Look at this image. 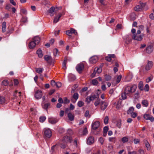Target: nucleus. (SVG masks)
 <instances>
[{
    "mask_svg": "<svg viewBox=\"0 0 154 154\" xmlns=\"http://www.w3.org/2000/svg\"><path fill=\"white\" fill-rule=\"evenodd\" d=\"M137 88V86L136 85H134L132 86H128L125 87L124 92L127 94L132 93L136 91Z\"/></svg>",
    "mask_w": 154,
    "mask_h": 154,
    "instance_id": "nucleus-1",
    "label": "nucleus"
},
{
    "mask_svg": "<svg viewBox=\"0 0 154 154\" xmlns=\"http://www.w3.org/2000/svg\"><path fill=\"white\" fill-rule=\"evenodd\" d=\"M143 36L144 35L143 34L141 35H138L134 34H133L132 36V39L137 41H140L142 40Z\"/></svg>",
    "mask_w": 154,
    "mask_h": 154,
    "instance_id": "nucleus-2",
    "label": "nucleus"
},
{
    "mask_svg": "<svg viewBox=\"0 0 154 154\" xmlns=\"http://www.w3.org/2000/svg\"><path fill=\"white\" fill-rule=\"evenodd\" d=\"M43 131L44 135L46 137L50 138L51 136L52 132L50 129L45 128L44 129Z\"/></svg>",
    "mask_w": 154,
    "mask_h": 154,
    "instance_id": "nucleus-3",
    "label": "nucleus"
},
{
    "mask_svg": "<svg viewBox=\"0 0 154 154\" xmlns=\"http://www.w3.org/2000/svg\"><path fill=\"white\" fill-rule=\"evenodd\" d=\"M66 34L68 36H71V34L74 33L75 35H76L77 34V32L73 28H71L70 29V30H68L66 31Z\"/></svg>",
    "mask_w": 154,
    "mask_h": 154,
    "instance_id": "nucleus-4",
    "label": "nucleus"
},
{
    "mask_svg": "<svg viewBox=\"0 0 154 154\" xmlns=\"http://www.w3.org/2000/svg\"><path fill=\"white\" fill-rule=\"evenodd\" d=\"M42 96V91L39 90L36 91L35 94V97L37 99L41 98Z\"/></svg>",
    "mask_w": 154,
    "mask_h": 154,
    "instance_id": "nucleus-5",
    "label": "nucleus"
},
{
    "mask_svg": "<svg viewBox=\"0 0 154 154\" xmlns=\"http://www.w3.org/2000/svg\"><path fill=\"white\" fill-rule=\"evenodd\" d=\"M72 141L71 137L66 136L63 137L62 140V142L65 143H66L68 142L71 143Z\"/></svg>",
    "mask_w": 154,
    "mask_h": 154,
    "instance_id": "nucleus-6",
    "label": "nucleus"
},
{
    "mask_svg": "<svg viewBox=\"0 0 154 154\" xmlns=\"http://www.w3.org/2000/svg\"><path fill=\"white\" fill-rule=\"evenodd\" d=\"M84 66L83 64L80 63L78 64L76 66V68L78 72L79 73H80L84 69Z\"/></svg>",
    "mask_w": 154,
    "mask_h": 154,
    "instance_id": "nucleus-7",
    "label": "nucleus"
},
{
    "mask_svg": "<svg viewBox=\"0 0 154 154\" xmlns=\"http://www.w3.org/2000/svg\"><path fill=\"white\" fill-rule=\"evenodd\" d=\"M153 65V63L152 61L148 60L147 63L145 66V70L147 71L149 70L152 66Z\"/></svg>",
    "mask_w": 154,
    "mask_h": 154,
    "instance_id": "nucleus-8",
    "label": "nucleus"
},
{
    "mask_svg": "<svg viewBox=\"0 0 154 154\" xmlns=\"http://www.w3.org/2000/svg\"><path fill=\"white\" fill-rule=\"evenodd\" d=\"M131 35H127L126 36L125 38L124 39L125 43L127 44H129L132 41Z\"/></svg>",
    "mask_w": 154,
    "mask_h": 154,
    "instance_id": "nucleus-9",
    "label": "nucleus"
},
{
    "mask_svg": "<svg viewBox=\"0 0 154 154\" xmlns=\"http://www.w3.org/2000/svg\"><path fill=\"white\" fill-rule=\"evenodd\" d=\"M100 122L98 121H96L92 123V127L93 129L96 130L99 127Z\"/></svg>",
    "mask_w": 154,
    "mask_h": 154,
    "instance_id": "nucleus-10",
    "label": "nucleus"
},
{
    "mask_svg": "<svg viewBox=\"0 0 154 154\" xmlns=\"http://www.w3.org/2000/svg\"><path fill=\"white\" fill-rule=\"evenodd\" d=\"M143 117L146 120H149L151 122H153L154 120V118L153 116H150L149 114H145L144 115Z\"/></svg>",
    "mask_w": 154,
    "mask_h": 154,
    "instance_id": "nucleus-11",
    "label": "nucleus"
},
{
    "mask_svg": "<svg viewBox=\"0 0 154 154\" xmlns=\"http://www.w3.org/2000/svg\"><path fill=\"white\" fill-rule=\"evenodd\" d=\"M100 108L102 110H104L108 106V103L104 101H102L101 102Z\"/></svg>",
    "mask_w": 154,
    "mask_h": 154,
    "instance_id": "nucleus-12",
    "label": "nucleus"
},
{
    "mask_svg": "<svg viewBox=\"0 0 154 154\" xmlns=\"http://www.w3.org/2000/svg\"><path fill=\"white\" fill-rule=\"evenodd\" d=\"M94 138L93 137L90 136L87 140V143L89 145H91L94 143Z\"/></svg>",
    "mask_w": 154,
    "mask_h": 154,
    "instance_id": "nucleus-13",
    "label": "nucleus"
},
{
    "mask_svg": "<svg viewBox=\"0 0 154 154\" xmlns=\"http://www.w3.org/2000/svg\"><path fill=\"white\" fill-rule=\"evenodd\" d=\"M98 60V57L97 56H93L91 57L89 60L90 62L91 63H96Z\"/></svg>",
    "mask_w": 154,
    "mask_h": 154,
    "instance_id": "nucleus-14",
    "label": "nucleus"
},
{
    "mask_svg": "<svg viewBox=\"0 0 154 154\" xmlns=\"http://www.w3.org/2000/svg\"><path fill=\"white\" fill-rule=\"evenodd\" d=\"M62 14L61 13H59L56 16L54 20L53 23H57L59 20L60 18L61 17Z\"/></svg>",
    "mask_w": 154,
    "mask_h": 154,
    "instance_id": "nucleus-15",
    "label": "nucleus"
},
{
    "mask_svg": "<svg viewBox=\"0 0 154 154\" xmlns=\"http://www.w3.org/2000/svg\"><path fill=\"white\" fill-rule=\"evenodd\" d=\"M153 50V47L151 46H149L146 48V51L148 54L151 53Z\"/></svg>",
    "mask_w": 154,
    "mask_h": 154,
    "instance_id": "nucleus-16",
    "label": "nucleus"
},
{
    "mask_svg": "<svg viewBox=\"0 0 154 154\" xmlns=\"http://www.w3.org/2000/svg\"><path fill=\"white\" fill-rule=\"evenodd\" d=\"M58 121V120L56 119L51 118L49 119V122L50 123L52 124L56 123Z\"/></svg>",
    "mask_w": 154,
    "mask_h": 154,
    "instance_id": "nucleus-17",
    "label": "nucleus"
},
{
    "mask_svg": "<svg viewBox=\"0 0 154 154\" xmlns=\"http://www.w3.org/2000/svg\"><path fill=\"white\" fill-rule=\"evenodd\" d=\"M36 45H37L36 43L32 41L29 43V46L30 48L32 49L34 48Z\"/></svg>",
    "mask_w": 154,
    "mask_h": 154,
    "instance_id": "nucleus-18",
    "label": "nucleus"
},
{
    "mask_svg": "<svg viewBox=\"0 0 154 154\" xmlns=\"http://www.w3.org/2000/svg\"><path fill=\"white\" fill-rule=\"evenodd\" d=\"M40 40V38L38 36H35L33 39V41L35 42L37 45L38 44Z\"/></svg>",
    "mask_w": 154,
    "mask_h": 154,
    "instance_id": "nucleus-19",
    "label": "nucleus"
},
{
    "mask_svg": "<svg viewBox=\"0 0 154 154\" xmlns=\"http://www.w3.org/2000/svg\"><path fill=\"white\" fill-rule=\"evenodd\" d=\"M68 117L70 121H72L74 120V116L71 113L69 112L68 114Z\"/></svg>",
    "mask_w": 154,
    "mask_h": 154,
    "instance_id": "nucleus-20",
    "label": "nucleus"
},
{
    "mask_svg": "<svg viewBox=\"0 0 154 154\" xmlns=\"http://www.w3.org/2000/svg\"><path fill=\"white\" fill-rule=\"evenodd\" d=\"M55 8L54 7H52L48 11V12L51 16H53L54 15L53 12L54 11Z\"/></svg>",
    "mask_w": 154,
    "mask_h": 154,
    "instance_id": "nucleus-21",
    "label": "nucleus"
},
{
    "mask_svg": "<svg viewBox=\"0 0 154 154\" xmlns=\"http://www.w3.org/2000/svg\"><path fill=\"white\" fill-rule=\"evenodd\" d=\"M2 31L3 32H4L6 31V22H3L2 23Z\"/></svg>",
    "mask_w": 154,
    "mask_h": 154,
    "instance_id": "nucleus-22",
    "label": "nucleus"
},
{
    "mask_svg": "<svg viewBox=\"0 0 154 154\" xmlns=\"http://www.w3.org/2000/svg\"><path fill=\"white\" fill-rule=\"evenodd\" d=\"M67 59V58L66 57H65L63 63V64H62L63 68L64 70H65L66 68V63Z\"/></svg>",
    "mask_w": 154,
    "mask_h": 154,
    "instance_id": "nucleus-23",
    "label": "nucleus"
},
{
    "mask_svg": "<svg viewBox=\"0 0 154 154\" xmlns=\"http://www.w3.org/2000/svg\"><path fill=\"white\" fill-rule=\"evenodd\" d=\"M50 104L48 103L43 104H42V107L44 109L47 110L50 106Z\"/></svg>",
    "mask_w": 154,
    "mask_h": 154,
    "instance_id": "nucleus-24",
    "label": "nucleus"
},
{
    "mask_svg": "<svg viewBox=\"0 0 154 154\" xmlns=\"http://www.w3.org/2000/svg\"><path fill=\"white\" fill-rule=\"evenodd\" d=\"M36 53L39 57H42L43 54L42 53V51L40 49H38Z\"/></svg>",
    "mask_w": 154,
    "mask_h": 154,
    "instance_id": "nucleus-25",
    "label": "nucleus"
},
{
    "mask_svg": "<svg viewBox=\"0 0 154 154\" xmlns=\"http://www.w3.org/2000/svg\"><path fill=\"white\" fill-rule=\"evenodd\" d=\"M103 66V65L102 64L101 66H100V67H99V68H96L94 69V71H96V72L98 74H99V73H100L102 71V69L101 66Z\"/></svg>",
    "mask_w": 154,
    "mask_h": 154,
    "instance_id": "nucleus-26",
    "label": "nucleus"
},
{
    "mask_svg": "<svg viewBox=\"0 0 154 154\" xmlns=\"http://www.w3.org/2000/svg\"><path fill=\"white\" fill-rule=\"evenodd\" d=\"M79 97V94L77 93H74L72 96V98L75 100L74 102L75 103Z\"/></svg>",
    "mask_w": 154,
    "mask_h": 154,
    "instance_id": "nucleus-27",
    "label": "nucleus"
},
{
    "mask_svg": "<svg viewBox=\"0 0 154 154\" xmlns=\"http://www.w3.org/2000/svg\"><path fill=\"white\" fill-rule=\"evenodd\" d=\"M142 105L145 107H147L148 105V101L146 100H143L142 102Z\"/></svg>",
    "mask_w": 154,
    "mask_h": 154,
    "instance_id": "nucleus-28",
    "label": "nucleus"
},
{
    "mask_svg": "<svg viewBox=\"0 0 154 154\" xmlns=\"http://www.w3.org/2000/svg\"><path fill=\"white\" fill-rule=\"evenodd\" d=\"M5 102V98L3 96L0 97V104H3Z\"/></svg>",
    "mask_w": 154,
    "mask_h": 154,
    "instance_id": "nucleus-29",
    "label": "nucleus"
},
{
    "mask_svg": "<svg viewBox=\"0 0 154 154\" xmlns=\"http://www.w3.org/2000/svg\"><path fill=\"white\" fill-rule=\"evenodd\" d=\"M134 110V108L133 107H131L128 111V114H131L133 113Z\"/></svg>",
    "mask_w": 154,
    "mask_h": 154,
    "instance_id": "nucleus-30",
    "label": "nucleus"
},
{
    "mask_svg": "<svg viewBox=\"0 0 154 154\" xmlns=\"http://www.w3.org/2000/svg\"><path fill=\"white\" fill-rule=\"evenodd\" d=\"M121 140L123 143H125L128 141V138L126 137H124L122 138Z\"/></svg>",
    "mask_w": 154,
    "mask_h": 154,
    "instance_id": "nucleus-31",
    "label": "nucleus"
},
{
    "mask_svg": "<svg viewBox=\"0 0 154 154\" xmlns=\"http://www.w3.org/2000/svg\"><path fill=\"white\" fill-rule=\"evenodd\" d=\"M141 7L140 5L136 6L134 8V10L137 11H140L141 10Z\"/></svg>",
    "mask_w": 154,
    "mask_h": 154,
    "instance_id": "nucleus-32",
    "label": "nucleus"
},
{
    "mask_svg": "<svg viewBox=\"0 0 154 154\" xmlns=\"http://www.w3.org/2000/svg\"><path fill=\"white\" fill-rule=\"evenodd\" d=\"M43 70V69L42 68H39L36 69V72L39 74L41 73Z\"/></svg>",
    "mask_w": 154,
    "mask_h": 154,
    "instance_id": "nucleus-33",
    "label": "nucleus"
},
{
    "mask_svg": "<svg viewBox=\"0 0 154 154\" xmlns=\"http://www.w3.org/2000/svg\"><path fill=\"white\" fill-rule=\"evenodd\" d=\"M2 84L4 86H7L9 84L8 81L6 80H5L2 82Z\"/></svg>",
    "mask_w": 154,
    "mask_h": 154,
    "instance_id": "nucleus-34",
    "label": "nucleus"
},
{
    "mask_svg": "<svg viewBox=\"0 0 154 154\" xmlns=\"http://www.w3.org/2000/svg\"><path fill=\"white\" fill-rule=\"evenodd\" d=\"M44 58L45 60L47 61H48L51 59V56L48 55H45Z\"/></svg>",
    "mask_w": 154,
    "mask_h": 154,
    "instance_id": "nucleus-35",
    "label": "nucleus"
},
{
    "mask_svg": "<svg viewBox=\"0 0 154 154\" xmlns=\"http://www.w3.org/2000/svg\"><path fill=\"white\" fill-rule=\"evenodd\" d=\"M46 118L45 116H42L39 118V121L41 122H43L46 119Z\"/></svg>",
    "mask_w": 154,
    "mask_h": 154,
    "instance_id": "nucleus-36",
    "label": "nucleus"
},
{
    "mask_svg": "<svg viewBox=\"0 0 154 154\" xmlns=\"http://www.w3.org/2000/svg\"><path fill=\"white\" fill-rule=\"evenodd\" d=\"M153 78V76L152 75H151L149 77H148L146 79V82L147 83L151 81Z\"/></svg>",
    "mask_w": 154,
    "mask_h": 154,
    "instance_id": "nucleus-37",
    "label": "nucleus"
},
{
    "mask_svg": "<svg viewBox=\"0 0 154 154\" xmlns=\"http://www.w3.org/2000/svg\"><path fill=\"white\" fill-rule=\"evenodd\" d=\"M138 87L139 89L140 90H143V85L142 82H140L138 85Z\"/></svg>",
    "mask_w": 154,
    "mask_h": 154,
    "instance_id": "nucleus-38",
    "label": "nucleus"
},
{
    "mask_svg": "<svg viewBox=\"0 0 154 154\" xmlns=\"http://www.w3.org/2000/svg\"><path fill=\"white\" fill-rule=\"evenodd\" d=\"M109 118L107 116H106L104 119V122L105 124H107L108 123Z\"/></svg>",
    "mask_w": 154,
    "mask_h": 154,
    "instance_id": "nucleus-39",
    "label": "nucleus"
},
{
    "mask_svg": "<svg viewBox=\"0 0 154 154\" xmlns=\"http://www.w3.org/2000/svg\"><path fill=\"white\" fill-rule=\"evenodd\" d=\"M145 146L148 150H149L150 149V145L148 142H146L145 143Z\"/></svg>",
    "mask_w": 154,
    "mask_h": 154,
    "instance_id": "nucleus-40",
    "label": "nucleus"
},
{
    "mask_svg": "<svg viewBox=\"0 0 154 154\" xmlns=\"http://www.w3.org/2000/svg\"><path fill=\"white\" fill-rule=\"evenodd\" d=\"M92 84L94 85H97L98 84V82L96 79H93L92 80Z\"/></svg>",
    "mask_w": 154,
    "mask_h": 154,
    "instance_id": "nucleus-41",
    "label": "nucleus"
},
{
    "mask_svg": "<svg viewBox=\"0 0 154 154\" xmlns=\"http://www.w3.org/2000/svg\"><path fill=\"white\" fill-rule=\"evenodd\" d=\"M90 97L91 101L94 100L95 99L97 98V96H96V95L95 94L91 95Z\"/></svg>",
    "mask_w": 154,
    "mask_h": 154,
    "instance_id": "nucleus-42",
    "label": "nucleus"
},
{
    "mask_svg": "<svg viewBox=\"0 0 154 154\" xmlns=\"http://www.w3.org/2000/svg\"><path fill=\"white\" fill-rule=\"evenodd\" d=\"M121 121L120 120H119L117 122L116 125L118 127L120 128L121 126Z\"/></svg>",
    "mask_w": 154,
    "mask_h": 154,
    "instance_id": "nucleus-43",
    "label": "nucleus"
},
{
    "mask_svg": "<svg viewBox=\"0 0 154 154\" xmlns=\"http://www.w3.org/2000/svg\"><path fill=\"white\" fill-rule=\"evenodd\" d=\"M63 103L65 104L68 103H69L70 101L68 100L67 98L66 97H64L63 98Z\"/></svg>",
    "mask_w": 154,
    "mask_h": 154,
    "instance_id": "nucleus-44",
    "label": "nucleus"
},
{
    "mask_svg": "<svg viewBox=\"0 0 154 154\" xmlns=\"http://www.w3.org/2000/svg\"><path fill=\"white\" fill-rule=\"evenodd\" d=\"M69 78L71 81H73L75 80L76 78L75 76L71 75L69 76Z\"/></svg>",
    "mask_w": 154,
    "mask_h": 154,
    "instance_id": "nucleus-45",
    "label": "nucleus"
},
{
    "mask_svg": "<svg viewBox=\"0 0 154 154\" xmlns=\"http://www.w3.org/2000/svg\"><path fill=\"white\" fill-rule=\"evenodd\" d=\"M109 130L108 127L107 126H105L103 128V132L106 134Z\"/></svg>",
    "mask_w": 154,
    "mask_h": 154,
    "instance_id": "nucleus-46",
    "label": "nucleus"
},
{
    "mask_svg": "<svg viewBox=\"0 0 154 154\" xmlns=\"http://www.w3.org/2000/svg\"><path fill=\"white\" fill-rule=\"evenodd\" d=\"M84 103L82 101H79L78 103V106L79 107H82L84 105Z\"/></svg>",
    "mask_w": 154,
    "mask_h": 154,
    "instance_id": "nucleus-47",
    "label": "nucleus"
},
{
    "mask_svg": "<svg viewBox=\"0 0 154 154\" xmlns=\"http://www.w3.org/2000/svg\"><path fill=\"white\" fill-rule=\"evenodd\" d=\"M58 51V50L56 48L54 49L53 50V53L54 56H56L57 55Z\"/></svg>",
    "mask_w": 154,
    "mask_h": 154,
    "instance_id": "nucleus-48",
    "label": "nucleus"
},
{
    "mask_svg": "<svg viewBox=\"0 0 154 154\" xmlns=\"http://www.w3.org/2000/svg\"><path fill=\"white\" fill-rule=\"evenodd\" d=\"M131 117L133 118H135L137 116V113L136 112H133L131 114Z\"/></svg>",
    "mask_w": 154,
    "mask_h": 154,
    "instance_id": "nucleus-49",
    "label": "nucleus"
},
{
    "mask_svg": "<svg viewBox=\"0 0 154 154\" xmlns=\"http://www.w3.org/2000/svg\"><path fill=\"white\" fill-rule=\"evenodd\" d=\"M121 78H122V76L120 75H119L117 76V79H116V80H117L116 82L117 83H119L120 82V81L121 79Z\"/></svg>",
    "mask_w": 154,
    "mask_h": 154,
    "instance_id": "nucleus-50",
    "label": "nucleus"
},
{
    "mask_svg": "<svg viewBox=\"0 0 154 154\" xmlns=\"http://www.w3.org/2000/svg\"><path fill=\"white\" fill-rule=\"evenodd\" d=\"M127 94H126L125 93V92H124V93H122V99L124 100L126 99L127 98Z\"/></svg>",
    "mask_w": 154,
    "mask_h": 154,
    "instance_id": "nucleus-51",
    "label": "nucleus"
},
{
    "mask_svg": "<svg viewBox=\"0 0 154 154\" xmlns=\"http://www.w3.org/2000/svg\"><path fill=\"white\" fill-rule=\"evenodd\" d=\"M61 83L59 82H56V86L57 88H59L61 86Z\"/></svg>",
    "mask_w": 154,
    "mask_h": 154,
    "instance_id": "nucleus-52",
    "label": "nucleus"
},
{
    "mask_svg": "<svg viewBox=\"0 0 154 154\" xmlns=\"http://www.w3.org/2000/svg\"><path fill=\"white\" fill-rule=\"evenodd\" d=\"M138 154H144V150L141 149H140L138 150Z\"/></svg>",
    "mask_w": 154,
    "mask_h": 154,
    "instance_id": "nucleus-53",
    "label": "nucleus"
},
{
    "mask_svg": "<svg viewBox=\"0 0 154 154\" xmlns=\"http://www.w3.org/2000/svg\"><path fill=\"white\" fill-rule=\"evenodd\" d=\"M56 82L54 80H52L51 81V84L52 86L54 87L56 86Z\"/></svg>",
    "mask_w": 154,
    "mask_h": 154,
    "instance_id": "nucleus-54",
    "label": "nucleus"
},
{
    "mask_svg": "<svg viewBox=\"0 0 154 154\" xmlns=\"http://www.w3.org/2000/svg\"><path fill=\"white\" fill-rule=\"evenodd\" d=\"M88 131L86 128H85L83 131V134L84 135L88 134Z\"/></svg>",
    "mask_w": 154,
    "mask_h": 154,
    "instance_id": "nucleus-55",
    "label": "nucleus"
},
{
    "mask_svg": "<svg viewBox=\"0 0 154 154\" xmlns=\"http://www.w3.org/2000/svg\"><path fill=\"white\" fill-rule=\"evenodd\" d=\"M90 97H87L86 99V101L88 103H89L91 101V100L90 99Z\"/></svg>",
    "mask_w": 154,
    "mask_h": 154,
    "instance_id": "nucleus-56",
    "label": "nucleus"
},
{
    "mask_svg": "<svg viewBox=\"0 0 154 154\" xmlns=\"http://www.w3.org/2000/svg\"><path fill=\"white\" fill-rule=\"evenodd\" d=\"M60 147L64 149V148H65L66 147V145L65 144V143L64 144H63L62 143H60Z\"/></svg>",
    "mask_w": 154,
    "mask_h": 154,
    "instance_id": "nucleus-57",
    "label": "nucleus"
},
{
    "mask_svg": "<svg viewBox=\"0 0 154 154\" xmlns=\"http://www.w3.org/2000/svg\"><path fill=\"white\" fill-rule=\"evenodd\" d=\"M105 77L106 80L107 81L111 79L110 76L107 75H105Z\"/></svg>",
    "mask_w": 154,
    "mask_h": 154,
    "instance_id": "nucleus-58",
    "label": "nucleus"
},
{
    "mask_svg": "<svg viewBox=\"0 0 154 154\" xmlns=\"http://www.w3.org/2000/svg\"><path fill=\"white\" fill-rule=\"evenodd\" d=\"M99 141V142L101 144H103V143L104 140H103V138L102 137H100V138Z\"/></svg>",
    "mask_w": 154,
    "mask_h": 154,
    "instance_id": "nucleus-59",
    "label": "nucleus"
},
{
    "mask_svg": "<svg viewBox=\"0 0 154 154\" xmlns=\"http://www.w3.org/2000/svg\"><path fill=\"white\" fill-rule=\"evenodd\" d=\"M149 90V86L148 84H146L144 87V90L146 91H148Z\"/></svg>",
    "mask_w": 154,
    "mask_h": 154,
    "instance_id": "nucleus-60",
    "label": "nucleus"
},
{
    "mask_svg": "<svg viewBox=\"0 0 154 154\" xmlns=\"http://www.w3.org/2000/svg\"><path fill=\"white\" fill-rule=\"evenodd\" d=\"M100 103V100H97V101H96L94 103V105L95 106H97Z\"/></svg>",
    "mask_w": 154,
    "mask_h": 154,
    "instance_id": "nucleus-61",
    "label": "nucleus"
},
{
    "mask_svg": "<svg viewBox=\"0 0 154 154\" xmlns=\"http://www.w3.org/2000/svg\"><path fill=\"white\" fill-rule=\"evenodd\" d=\"M89 112L88 110H87L85 112V116L86 117H88L89 115Z\"/></svg>",
    "mask_w": 154,
    "mask_h": 154,
    "instance_id": "nucleus-62",
    "label": "nucleus"
},
{
    "mask_svg": "<svg viewBox=\"0 0 154 154\" xmlns=\"http://www.w3.org/2000/svg\"><path fill=\"white\" fill-rule=\"evenodd\" d=\"M134 142L135 144H137L139 143L140 140L138 139H135L134 140Z\"/></svg>",
    "mask_w": 154,
    "mask_h": 154,
    "instance_id": "nucleus-63",
    "label": "nucleus"
},
{
    "mask_svg": "<svg viewBox=\"0 0 154 154\" xmlns=\"http://www.w3.org/2000/svg\"><path fill=\"white\" fill-rule=\"evenodd\" d=\"M149 17L152 20H154V14H151L149 15Z\"/></svg>",
    "mask_w": 154,
    "mask_h": 154,
    "instance_id": "nucleus-64",
    "label": "nucleus"
}]
</instances>
